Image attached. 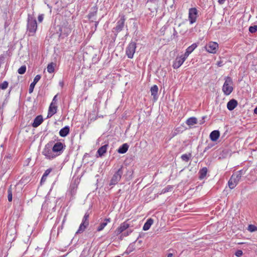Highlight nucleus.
<instances>
[{
    "instance_id": "1",
    "label": "nucleus",
    "mask_w": 257,
    "mask_h": 257,
    "mask_svg": "<svg viewBox=\"0 0 257 257\" xmlns=\"http://www.w3.org/2000/svg\"><path fill=\"white\" fill-rule=\"evenodd\" d=\"M119 19L116 21L115 26L111 30L112 38L114 41L116 39L118 34L122 31L125 27V16L123 14H119Z\"/></svg>"
},
{
    "instance_id": "2",
    "label": "nucleus",
    "mask_w": 257,
    "mask_h": 257,
    "mask_svg": "<svg viewBox=\"0 0 257 257\" xmlns=\"http://www.w3.org/2000/svg\"><path fill=\"white\" fill-rule=\"evenodd\" d=\"M37 30V23L36 19L30 14L28 16L27 31L29 36H34Z\"/></svg>"
},
{
    "instance_id": "3",
    "label": "nucleus",
    "mask_w": 257,
    "mask_h": 257,
    "mask_svg": "<svg viewBox=\"0 0 257 257\" xmlns=\"http://www.w3.org/2000/svg\"><path fill=\"white\" fill-rule=\"evenodd\" d=\"M53 144L52 142H49L46 144L42 152V155L47 160H52L56 158L55 153H54V151L52 147Z\"/></svg>"
},
{
    "instance_id": "4",
    "label": "nucleus",
    "mask_w": 257,
    "mask_h": 257,
    "mask_svg": "<svg viewBox=\"0 0 257 257\" xmlns=\"http://www.w3.org/2000/svg\"><path fill=\"white\" fill-rule=\"evenodd\" d=\"M124 167L121 166L120 167L116 170L113 174L109 183V186L111 188L116 185L121 180L122 175L124 173Z\"/></svg>"
},
{
    "instance_id": "5",
    "label": "nucleus",
    "mask_w": 257,
    "mask_h": 257,
    "mask_svg": "<svg viewBox=\"0 0 257 257\" xmlns=\"http://www.w3.org/2000/svg\"><path fill=\"white\" fill-rule=\"evenodd\" d=\"M225 82L222 86V91L225 95H229L233 91V82L232 79L229 76H226L224 78Z\"/></svg>"
},
{
    "instance_id": "6",
    "label": "nucleus",
    "mask_w": 257,
    "mask_h": 257,
    "mask_svg": "<svg viewBox=\"0 0 257 257\" xmlns=\"http://www.w3.org/2000/svg\"><path fill=\"white\" fill-rule=\"evenodd\" d=\"M78 184L79 181L78 180L75 179L74 180H72L71 181L69 188L67 192V195L68 196H70V199H73L74 196L76 195Z\"/></svg>"
},
{
    "instance_id": "7",
    "label": "nucleus",
    "mask_w": 257,
    "mask_h": 257,
    "mask_svg": "<svg viewBox=\"0 0 257 257\" xmlns=\"http://www.w3.org/2000/svg\"><path fill=\"white\" fill-rule=\"evenodd\" d=\"M57 28V33L59 34V37L61 39L67 37L71 32V29L67 26H58Z\"/></svg>"
},
{
    "instance_id": "8",
    "label": "nucleus",
    "mask_w": 257,
    "mask_h": 257,
    "mask_svg": "<svg viewBox=\"0 0 257 257\" xmlns=\"http://www.w3.org/2000/svg\"><path fill=\"white\" fill-rule=\"evenodd\" d=\"M53 149L54 150V153H55L56 157L60 156L63 154L66 148V145L65 143L60 142H58L52 145Z\"/></svg>"
},
{
    "instance_id": "9",
    "label": "nucleus",
    "mask_w": 257,
    "mask_h": 257,
    "mask_svg": "<svg viewBox=\"0 0 257 257\" xmlns=\"http://www.w3.org/2000/svg\"><path fill=\"white\" fill-rule=\"evenodd\" d=\"M137 48V44L135 42H131L125 49V54L128 58L132 59Z\"/></svg>"
},
{
    "instance_id": "10",
    "label": "nucleus",
    "mask_w": 257,
    "mask_h": 257,
    "mask_svg": "<svg viewBox=\"0 0 257 257\" xmlns=\"http://www.w3.org/2000/svg\"><path fill=\"white\" fill-rule=\"evenodd\" d=\"M89 214L88 212H86L82 219V222L79 225V228L76 231V233H82L85 229L89 225Z\"/></svg>"
},
{
    "instance_id": "11",
    "label": "nucleus",
    "mask_w": 257,
    "mask_h": 257,
    "mask_svg": "<svg viewBox=\"0 0 257 257\" xmlns=\"http://www.w3.org/2000/svg\"><path fill=\"white\" fill-rule=\"evenodd\" d=\"M198 17V11L196 8H190L189 10L188 19L191 25L194 24Z\"/></svg>"
},
{
    "instance_id": "12",
    "label": "nucleus",
    "mask_w": 257,
    "mask_h": 257,
    "mask_svg": "<svg viewBox=\"0 0 257 257\" xmlns=\"http://www.w3.org/2000/svg\"><path fill=\"white\" fill-rule=\"evenodd\" d=\"M187 58L185 57L183 54L177 56L173 61L172 65L173 68L175 69L179 68L183 64Z\"/></svg>"
},
{
    "instance_id": "13",
    "label": "nucleus",
    "mask_w": 257,
    "mask_h": 257,
    "mask_svg": "<svg viewBox=\"0 0 257 257\" xmlns=\"http://www.w3.org/2000/svg\"><path fill=\"white\" fill-rule=\"evenodd\" d=\"M218 48V44L216 42H210L205 47L207 52L214 54L216 52Z\"/></svg>"
},
{
    "instance_id": "14",
    "label": "nucleus",
    "mask_w": 257,
    "mask_h": 257,
    "mask_svg": "<svg viewBox=\"0 0 257 257\" xmlns=\"http://www.w3.org/2000/svg\"><path fill=\"white\" fill-rule=\"evenodd\" d=\"M97 11L98 7L97 6H94L91 8V10L87 16V17L90 22H93L94 20H95V17L96 16Z\"/></svg>"
},
{
    "instance_id": "15",
    "label": "nucleus",
    "mask_w": 257,
    "mask_h": 257,
    "mask_svg": "<svg viewBox=\"0 0 257 257\" xmlns=\"http://www.w3.org/2000/svg\"><path fill=\"white\" fill-rule=\"evenodd\" d=\"M199 42L193 43L191 45L189 46L185 51V52L183 54L185 57L188 58L189 55L198 47L199 45Z\"/></svg>"
},
{
    "instance_id": "16",
    "label": "nucleus",
    "mask_w": 257,
    "mask_h": 257,
    "mask_svg": "<svg viewBox=\"0 0 257 257\" xmlns=\"http://www.w3.org/2000/svg\"><path fill=\"white\" fill-rule=\"evenodd\" d=\"M129 226L130 224L127 222V221H124L121 223L116 229L115 231L117 234L121 233L123 231L127 229Z\"/></svg>"
},
{
    "instance_id": "17",
    "label": "nucleus",
    "mask_w": 257,
    "mask_h": 257,
    "mask_svg": "<svg viewBox=\"0 0 257 257\" xmlns=\"http://www.w3.org/2000/svg\"><path fill=\"white\" fill-rule=\"evenodd\" d=\"M57 106L54 104L53 103H51L48 109L47 117L49 118L52 116L57 112Z\"/></svg>"
},
{
    "instance_id": "18",
    "label": "nucleus",
    "mask_w": 257,
    "mask_h": 257,
    "mask_svg": "<svg viewBox=\"0 0 257 257\" xmlns=\"http://www.w3.org/2000/svg\"><path fill=\"white\" fill-rule=\"evenodd\" d=\"M41 76L39 74L37 75L35 77V78L33 80V81L30 84L29 89V93H31L33 92L35 85L40 80V79H41Z\"/></svg>"
},
{
    "instance_id": "19",
    "label": "nucleus",
    "mask_w": 257,
    "mask_h": 257,
    "mask_svg": "<svg viewBox=\"0 0 257 257\" xmlns=\"http://www.w3.org/2000/svg\"><path fill=\"white\" fill-rule=\"evenodd\" d=\"M237 101L234 99H232L227 102V108L229 110L231 111L237 106Z\"/></svg>"
},
{
    "instance_id": "20",
    "label": "nucleus",
    "mask_w": 257,
    "mask_h": 257,
    "mask_svg": "<svg viewBox=\"0 0 257 257\" xmlns=\"http://www.w3.org/2000/svg\"><path fill=\"white\" fill-rule=\"evenodd\" d=\"M43 121V118L41 115L37 116L34 119L32 125L34 127H37L39 126Z\"/></svg>"
},
{
    "instance_id": "21",
    "label": "nucleus",
    "mask_w": 257,
    "mask_h": 257,
    "mask_svg": "<svg viewBox=\"0 0 257 257\" xmlns=\"http://www.w3.org/2000/svg\"><path fill=\"white\" fill-rule=\"evenodd\" d=\"M220 132L218 130H214L211 132L209 135L210 140L213 142L216 141L219 138Z\"/></svg>"
},
{
    "instance_id": "22",
    "label": "nucleus",
    "mask_w": 257,
    "mask_h": 257,
    "mask_svg": "<svg viewBox=\"0 0 257 257\" xmlns=\"http://www.w3.org/2000/svg\"><path fill=\"white\" fill-rule=\"evenodd\" d=\"M108 146V144H105L99 148L97 151V157H102L106 152Z\"/></svg>"
},
{
    "instance_id": "23",
    "label": "nucleus",
    "mask_w": 257,
    "mask_h": 257,
    "mask_svg": "<svg viewBox=\"0 0 257 257\" xmlns=\"http://www.w3.org/2000/svg\"><path fill=\"white\" fill-rule=\"evenodd\" d=\"M111 219L110 218H105L103 222L100 223L99 226L97 228V231H102L104 228L107 225V224L110 222Z\"/></svg>"
},
{
    "instance_id": "24",
    "label": "nucleus",
    "mask_w": 257,
    "mask_h": 257,
    "mask_svg": "<svg viewBox=\"0 0 257 257\" xmlns=\"http://www.w3.org/2000/svg\"><path fill=\"white\" fill-rule=\"evenodd\" d=\"M70 132V127L68 125H66L59 131V135L62 137H65Z\"/></svg>"
},
{
    "instance_id": "25",
    "label": "nucleus",
    "mask_w": 257,
    "mask_h": 257,
    "mask_svg": "<svg viewBox=\"0 0 257 257\" xmlns=\"http://www.w3.org/2000/svg\"><path fill=\"white\" fill-rule=\"evenodd\" d=\"M151 95L153 96L154 99L156 100L158 98V87L157 85H154L151 88Z\"/></svg>"
},
{
    "instance_id": "26",
    "label": "nucleus",
    "mask_w": 257,
    "mask_h": 257,
    "mask_svg": "<svg viewBox=\"0 0 257 257\" xmlns=\"http://www.w3.org/2000/svg\"><path fill=\"white\" fill-rule=\"evenodd\" d=\"M153 222L154 220L152 218H150L148 219L143 227V229L144 231L149 230L150 228L151 225L153 224Z\"/></svg>"
},
{
    "instance_id": "27",
    "label": "nucleus",
    "mask_w": 257,
    "mask_h": 257,
    "mask_svg": "<svg viewBox=\"0 0 257 257\" xmlns=\"http://www.w3.org/2000/svg\"><path fill=\"white\" fill-rule=\"evenodd\" d=\"M128 147L129 146L127 145V144H123V145L119 147L117 150V152L119 154H124L127 151Z\"/></svg>"
},
{
    "instance_id": "28",
    "label": "nucleus",
    "mask_w": 257,
    "mask_h": 257,
    "mask_svg": "<svg viewBox=\"0 0 257 257\" xmlns=\"http://www.w3.org/2000/svg\"><path fill=\"white\" fill-rule=\"evenodd\" d=\"M208 171V169L207 167H203L199 171V178L200 179H203L206 176L207 173Z\"/></svg>"
},
{
    "instance_id": "29",
    "label": "nucleus",
    "mask_w": 257,
    "mask_h": 257,
    "mask_svg": "<svg viewBox=\"0 0 257 257\" xmlns=\"http://www.w3.org/2000/svg\"><path fill=\"white\" fill-rule=\"evenodd\" d=\"M56 66V63L54 62H51L49 64H48L47 69V71L49 73H52L54 72L55 70V67Z\"/></svg>"
},
{
    "instance_id": "30",
    "label": "nucleus",
    "mask_w": 257,
    "mask_h": 257,
    "mask_svg": "<svg viewBox=\"0 0 257 257\" xmlns=\"http://www.w3.org/2000/svg\"><path fill=\"white\" fill-rule=\"evenodd\" d=\"M197 123V119L195 117H190L186 120V123L188 125H193L196 124Z\"/></svg>"
},
{
    "instance_id": "31",
    "label": "nucleus",
    "mask_w": 257,
    "mask_h": 257,
    "mask_svg": "<svg viewBox=\"0 0 257 257\" xmlns=\"http://www.w3.org/2000/svg\"><path fill=\"white\" fill-rule=\"evenodd\" d=\"M135 249V244L134 242L130 244V245L127 247L126 249L125 250L124 253L126 254H129L130 253H131L132 251H133Z\"/></svg>"
},
{
    "instance_id": "32",
    "label": "nucleus",
    "mask_w": 257,
    "mask_h": 257,
    "mask_svg": "<svg viewBox=\"0 0 257 257\" xmlns=\"http://www.w3.org/2000/svg\"><path fill=\"white\" fill-rule=\"evenodd\" d=\"M230 178H231V180H233L236 183L238 184L241 179V177L235 172L232 174Z\"/></svg>"
},
{
    "instance_id": "33",
    "label": "nucleus",
    "mask_w": 257,
    "mask_h": 257,
    "mask_svg": "<svg viewBox=\"0 0 257 257\" xmlns=\"http://www.w3.org/2000/svg\"><path fill=\"white\" fill-rule=\"evenodd\" d=\"M237 184V183H236L233 180H231V178L229 179L228 185L230 189H232L234 188Z\"/></svg>"
},
{
    "instance_id": "34",
    "label": "nucleus",
    "mask_w": 257,
    "mask_h": 257,
    "mask_svg": "<svg viewBox=\"0 0 257 257\" xmlns=\"http://www.w3.org/2000/svg\"><path fill=\"white\" fill-rule=\"evenodd\" d=\"M191 156V154H184L181 156V158L183 161H184L186 162H187L190 160Z\"/></svg>"
},
{
    "instance_id": "35",
    "label": "nucleus",
    "mask_w": 257,
    "mask_h": 257,
    "mask_svg": "<svg viewBox=\"0 0 257 257\" xmlns=\"http://www.w3.org/2000/svg\"><path fill=\"white\" fill-rule=\"evenodd\" d=\"M26 66L25 65H23L19 68L18 72L20 74H23L26 72Z\"/></svg>"
},
{
    "instance_id": "36",
    "label": "nucleus",
    "mask_w": 257,
    "mask_h": 257,
    "mask_svg": "<svg viewBox=\"0 0 257 257\" xmlns=\"http://www.w3.org/2000/svg\"><path fill=\"white\" fill-rule=\"evenodd\" d=\"M173 189V187L171 185H168L167 187L162 189L161 194H164L168 192L171 191Z\"/></svg>"
},
{
    "instance_id": "37",
    "label": "nucleus",
    "mask_w": 257,
    "mask_h": 257,
    "mask_svg": "<svg viewBox=\"0 0 257 257\" xmlns=\"http://www.w3.org/2000/svg\"><path fill=\"white\" fill-rule=\"evenodd\" d=\"M9 83L8 81H4L3 83L0 84V88L5 90L8 87Z\"/></svg>"
},
{
    "instance_id": "38",
    "label": "nucleus",
    "mask_w": 257,
    "mask_h": 257,
    "mask_svg": "<svg viewBox=\"0 0 257 257\" xmlns=\"http://www.w3.org/2000/svg\"><path fill=\"white\" fill-rule=\"evenodd\" d=\"M249 32L251 33H254L257 32V25H254L253 26H250L249 27Z\"/></svg>"
},
{
    "instance_id": "39",
    "label": "nucleus",
    "mask_w": 257,
    "mask_h": 257,
    "mask_svg": "<svg viewBox=\"0 0 257 257\" xmlns=\"http://www.w3.org/2000/svg\"><path fill=\"white\" fill-rule=\"evenodd\" d=\"M8 200H9V201L11 202L12 201V199H13V194H12V191L11 188H9L8 189Z\"/></svg>"
},
{
    "instance_id": "40",
    "label": "nucleus",
    "mask_w": 257,
    "mask_h": 257,
    "mask_svg": "<svg viewBox=\"0 0 257 257\" xmlns=\"http://www.w3.org/2000/svg\"><path fill=\"white\" fill-rule=\"evenodd\" d=\"M246 172V169L243 168L241 170H240L238 171H237L236 173H237L238 175H239L241 177H242V176L243 175H244L245 174Z\"/></svg>"
},
{
    "instance_id": "41",
    "label": "nucleus",
    "mask_w": 257,
    "mask_h": 257,
    "mask_svg": "<svg viewBox=\"0 0 257 257\" xmlns=\"http://www.w3.org/2000/svg\"><path fill=\"white\" fill-rule=\"evenodd\" d=\"M248 230L250 232H253V231H256V230H257V227H256L255 226H254L253 225H249L248 226Z\"/></svg>"
},
{
    "instance_id": "42",
    "label": "nucleus",
    "mask_w": 257,
    "mask_h": 257,
    "mask_svg": "<svg viewBox=\"0 0 257 257\" xmlns=\"http://www.w3.org/2000/svg\"><path fill=\"white\" fill-rule=\"evenodd\" d=\"M52 170V169L51 168H49V169H47L44 173L43 175H44V176H46V177H47V176L51 173Z\"/></svg>"
},
{
    "instance_id": "43",
    "label": "nucleus",
    "mask_w": 257,
    "mask_h": 257,
    "mask_svg": "<svg viewBox=\"0 0 257 257\" xmlns=\"http://www.w3.org/2000/svg\"><path fill=\"white\" fill-rule=\"evenodd\" d=\"M242 251L241 250H237L235 253V254L236 256L240 257L242 255Z\"/></svg>"
},
{
    "instance_id": "44",
    "label": "nucleus",
    "mask_w": 257,
    "mask_h": 257,
    "mask_svg": "<svg viewBox=\"0 0 257 257\" xmlns=\"http://www.w3.org/2000/svg\"><path fill=\"white\" fill-rule=\"evenodd\" d=\"M43 19H44V15L43 14H40L38 16V20L40 23H41L43 21Z\"/></svg>"
},
{
    "instance_id": "45",
    "label": "nucleus",
    "mask_w": 257,
    "mask_h": 257,
    "mask_svg": "<svg viewBox=\"0 0 257 257\" xmlns=\"http://www.w3.org/2000/svg\"><path fill=\"white\" fill-rule=\"evenodd\" d=\"M216 65L218 67H222L223 65V63L222 61H219L217 62Z\"/></svg>"
},
{
    "instance_id": "46",
    "label": "nucleus",
    "mask_w": 257,
    "mask_h": 257,
    "mask_svg": "<svg viewBox=\"0 0 257 257\" xmlns=\"http://www.w3.org/2000/svg\"><path fill=\"white\" fill-rule=\"evenodd\" d=\"M158 2V0H147V3L157 4Z\"/></svg>"
},
{
    "instance_id": "47",
    "label": "nucleus",
    "mask_w": 257,
    "mask_h": 257,
    "mask_svg": "<svg viewBox=\"0 0 257 257\" xmlns=\"http://www.w3.org/2000/svg\"><path fill=\"white\" fill-rule=\"evenodd\" d=\"M95 23V28H94V31H95L97 29V26H98V25L99 23V21H94V22Z\"/></svg>"
},
{
    "instance_id": "48",
    "label": "nucleus",
    "mask_w": 257,
    "mask_h": 257,
    "mask_svg": "<svg viewBox=\"0 0 257 257\" xmlns=\"http://www.w3.org/2000/svg\"><path fill=\"white\" fill-rule=\"evenodd\" d=\"M56 97H57V95H56L53 98V100H52V101L51 103H53L54 104H55L56 105V101H57V99H56Z\"/></svg>"
},
{
    "instance_id": "49",
    "label": "nucleus",
    "mask_w": 257,
    "mask_h": 257,
    "mask_svg": "<svg viewBox=\"0 0 257 257\" xmlns=\"http://www.w3.org/2000/svg\"><path fill=\"white\" fill-rule=\"evenodd\" d=\"M47 179V177L46 176H44V175H43L41 179V183H42L43 182H45Z\"/></svg>"
},
{
    "instance_id": "50",
    "label": "nucleus",
    "mask_w": 257,
    "mask_h": 257,
    "mask_svg": "<svg viewBox=\"0 0 257 257\" xmlns=\"http://www.w3.org/2000/svg\"><path fill=\"white\" fill-rule=\"evenodd\" d=\"M132 232V230H130V231L127 230V231H126V232H124V236H127V235H129V234H130Z\"/></svg>"
},
{
    "instance_id": "51",
    "label": "nucleus",
    "mask_w": 257,
    "mask_h": 257,
    "mask_svg": "<svg viewBox=\"0 0 257 257\" xmlns=\"http://www.w3.org/2000/svg\"><path fill=\"white\" fill-rule=\"evenodd\" d=\"M206 117V116H204L202 117V120H200V124H203L205 121L204 120V119H205V118Z\"/></svg>"
},
{
    "instance_id": "52",
    "label": "nucleus",
    "mask_w": 257,
    "mask_h": 257,
    "mask_svg": "<svg viewBox=\"0 0 257 257\" xmlns=\"http://www.w3.org/2000/svg\"><path fill=\"white\" fill-rule=\"evenodd\" d=\"M177 34H178V33H177V31L176 30L175 28H174V29H173V35L174 36H177Z\"/></svg>"
},
{
    "instance_id": "53",
    "label": "nucleus",
    "mask_w": 257,
    "mask_h": 257,
    "mask_svg": "<svg viewBox=\"0 0 257 257\" xmlns=\"http://www.w3.org/2000/svg\"><path fill=\"white\" fill-rule=\"evenodd\" d=\"M48 205V202H45V203H44L43 205H42V208H45L46 206V205Z\"/></svg>"
},
{
    "instance_id": "54",
    "label": "nucleus",
    "mask_w": 257,
    "mask_h": 257,
    "mask_svg": "<svg viewBox=\"0 0 257 257\" xmlns=\"http://www.w3.org/2000/svg\"><path fill=\"white\" fill-rule=\"evenodd\" d=\"M218 3L220 4H223L225 2V0H218Z\"/></svg>"
},
{
    "instance_id": "55",
    "label": "nucleus",
    "mask_w": 257,
    "mask_h": 257,
    "mask_svg": "<svg viewBox=\"0 0 257 257\" xmlns=\"http://www.w3.org/2000/svg\"><path fill=\"white\" fill-rule=\"evenodd\" d=\"M254 113L257 114V106L254 109Z\"/></svg>"
},
{
    "instance_id": "56",
    "label": "nucleus",
    "mask_w": 257,
    "mask_h": 257,
    "mask_svg": "<svg viewBox=\"0 0 257 257\" xmlns=\"http://www.w3.org/2000/svg\"><path fill=\"white\" fill-rule=\"evenodd\" d=\"M167 257H173V254L171 253H170L168 254Z\"/></svg>"
},
{
    "instance_id": "57",
    "label": "nucleus",
    "mask_w": 257,
    "mask_h": 257,
    "mask_svg": "<svg viewBox=\"0 0 257 257\" xmlns=\"http://www.w3.org/2000/svg\"><path fill=\"white\" fill-rule=\"evenodd\" d=\"M67 254H68V253H66V254H65V255H61V256H58V257H65V256H66L67 255Z\"/></svg>"
},
{
    "instance_id": "58",
    "label": "nucleus",
    "mask_w": 257,
    "mask_h": 257,
    "mask_svg": "<svg viewBox=\"0 0 257 257\" xmlns=\"http://www.w3.org/2000/svg\"><path fill=\"white\" fill-rule=\"evenodd\" d=\"M59 84H60L61 86H63V82H59Z\"/></svg>"
},
{
    "instance_id": "59",
    "label": "nucleus",
    "mask_w": 257,
    "mask_h": 257,
    "mask_svg": "<svg viewBox=\"0 0 257 257\" xmlns=\"http://www.w3.org/2000/svg\"><path fill=\"white\" fill-rule=\"evenodd\" d=\"M209 148H210V147H208L207 148H206V149H209Z\"/></svg>"
},
{
    "instance_id": "60",
    "label": "nucleus",
    "mask_w": 257,
    "mask_h": 257,
    "mask_svg": "<svg viewBox=\"0 0 257 257\" xmlns=\"http://www.w3.org/2000/svg\"><path fill=\"white\" fill-rule=\"evenodd\" d=\"M7 158H11V157H10V156H7Z\"/></svg>"
},
{
    "instance_id": "61",
    "label": "nucleus",
    "mask_w": 257,
    "mask_h": 257,
    "mask_svg": "<svg viewBox=\"0 0 257 257\" xmlns=\"http://www.w3.org/2000/svg\"><path fill=\"white\" fill-rule=\"evenodd\" d=\"M7 158H11V157H10V156H7Z\"/></svg>"
},
{
    "instance_id": "62",
    "label": "nucleus",
    "mask_w": 257,
    "mask_h": 257,
    "mask_svg": "<svg viewBox=\"0 0 257 257\" xmlns=\"http://www.w3.org/2000/svg\"><path fill=\"white\" fill-rule=\"evenodd\" d=\"M7 158H11V157H10V156H7Z\"/></svg>"
},
{
    "instance_id": "63",
    "label": "nucleus",
    "mask_w": 257,
    "mask_h": 257,
    "mask_svg": "<svg viewBox=\"0 0 257 257\" xmlns=\"http://www.w3.org/2000/svg\"><path fill=\"white\" fill-rule=\"evenodd\" d=\"M55 207V206L53 207V209H54Z\"/></svg>"
},
{
    "instance_id": "64",
    "label": "nucleus",
    "mask_w": 257,
    "mask_h": 257,
    "mask_svg": "<svg viewBox=\"0 0 257 257\" xmlns=\"http://www.w3.org/2000/svg\"><path fill=\"white\" fill-rule=\"evenodd\" d=\"M116 257H120V256H116Z\"/></svg>"
}]
</instances>
